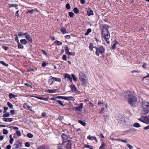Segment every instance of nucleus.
<instances>
[{"label": "nucleus", "mask_w": 149, "mask_h": 149, "mask_svg": "<svg viewBox=\"0 0 149 149\" xmlns=\"http://www.w3.org/2000/svg\"><path fill=\"white\" fill-rule=\"evenodd\" d=\"M102 35L104 39L107 43L109 44V39L110 37V33L108 30L109 28V26L107 24H104L102 26Z\"/></svg>", "instance_id": "1"}, {"label": "nucleus", "mask_w": 149, "mask_h": 149, "mask_svg": "<svg viewBox=\"0 0 149 149\" xmlns=\"http://www.w3.org/2000/svg\"><path fill=\"white\" fill-rule=\"evenodd\" d=\"M142 106L143 109L141 111L143 115L147 114L149 112V103L146 102H143L142 104Z\"/></svg>", "instance_id": "2"}, {"label": "nucleus", "mask_w": 149, "mask_h": 149, "mask_svg": "<svg viewBox=\"0 0 149 149\" xmlns=\"http://www.w3.org/2000/svg\"><path fill=\"white\" fill-rule=\"evenodd\" d=\"M128 103L132 107H135L137 103V99L134 96H132L129 98L128 100Z\"/></svg>", "instance_id": "3"}, {"label": "nucleus", "mask_w": 149, "mask_h": 149, "mask_svg": "<svg viewBox=\"0 0 149 149\" xmlns=\"http://www.w3.org/2000/svg\"><path fill=\"white\" fill-rule=\"evenodd\" d=\"M95 48L96 49L95 54L97 56H99L100 54H102L105 53V49L102 46L98 47L95 46Z\"/></svg>", "instance_id": "4"}, {"label": "nucleus", "mask_w": 149, "mask_h": 149, "mask_svg": "<svg viewBox=\"0 0 149 149\" xmlns=\"http://www.w3.org/2000/svg\"><path fill=\"white\" fill-rule=\"evenodd\" d=\"M22 147V143L19 141H17L13 146L12 149H19Z\"/></svg>", "instance_id": "5"}, {"label": "nucleus", "mask_w": 149, "mask_h": 149, "mask_svg": "<svg viewBox=\"0 0 149 149\" xmlns=\"http://www.w3.org/2000/svg\"><path fill=\"white\" fill-rule=\"evenodd\" d=\"M139 120L140 121L143 122L145 123H148L149 120L148 116H142L140 118H139Z\"/></svg>", "instance_id": "6"}, {"label": "nucleus", "mask_w": 149, "mask_h": 149, "mask_svg": "<svg viewBox=\"0 0 149 149\" xmlns=\"http://www.w3.org/2000/svg\"><path fill=\"white\" fill-rule=\"evenodd\" d=\"M79 79L80 81L84 83L87 81V78L86 76L84 74H83V73L81 74H81H79Z\"/></svg>", "instance_id": "7"}, {"label": "nucleus", "mask_w": 149, "mask_h": 149, "mask_svg": "<svg viewBox=\"0 0 149 149\" xmlns=\"http://www.w3.org/2000/svg\"><path fill=\"white\" fill-rule=\"evenodd\" d=\"M123 96L125 99L127 98H129V97L132 96L131 93L130 91H126L124 92Z\"/></svg>", "instance_id": "8"}, {"label": "nucleus", "mask_w": 149, "mask_h": 149, "mask_svg": "<svg viewBox=\"0 0 149 149\" xmlns=\"http://www.w3.org/2000/svg\"><path fill=\"white\" fill-rule=\"evenodd\" d=\"M61 137L63 139V143L61 144L65 143L67 142V139L68 138V136L64 133H63L61 135Z\"/></svg>", "instance_id": "9"}, {"label": "nucleus", "mask_w": 149, "mask_h": 149, "mask_svg": "<svg viewBox=\"0 0 149 149\" xmlns=\"http://www.w3.org/2000/svg\"><path fill=\"white\" fill-rule=\"evenodd\" d=\"M83 104L82 103H81L79 104V106L76 107H75V110L77 111H81V109L83 108Z\"/></svg>", "instance_id": "10"}, {"label": "nucleus", "mask_w": 149, "mask_h": 149, "mask_svg": "<svg viewBox=\"0 0 149 149\" xmlns=\"http://www.w3.org/2000/svg\"><path fill=\"white\" fill-rule=\"evenodd\" d=\"M68 143L66 145V148L67 149H71L72 148V143H71V140H68Z\"/></svg>", "instance_id": "11"}, {"label": "nucleus", "mask_w": 149, "mask_h": 149, "mask_svg": "<svg viewBox=\"0 0 149 149\" xmlns=\"http://www.w3.org/2000/svg\"><path fill=\"white\" fill-rule=\"evenodd\" d=\"M64 78L66 79L67 78L68 80H69L71 82L72 81V77L70 75L67 73L65 74H64Z\"/></svg>", "instance_id": "12"}, {"label": "nucleus", "mask_w": 149, "mask_h": 149, "mask_svg": "<svg viewBox=\"0 0 149 149\" xmlns=\"http://www.w3.org/2000/svg\"><path fill=\"white\" fill-rule=\"evenodd\" d=\"M50 78H52L54 81L57 82H61V79L60 78H57V77H53L52 76H50Z\"/></svg>", "instance_id": "13"}, {"label": "nucleus", "mask_w": 149, "mask_h": 149, "mask_svg": "<svg viewBox=\"0 0 149 149\" xmlns=\"http://www.w3.org/2000/svg\"><path fill=\"white\" fill-rule=\"evenodd\" d=\"M107 145L104 142L102 143L101 145L100 146L99 149H105Z\"/></svg>", "instance_id": "14"}, {"label": "nucleus", "mask_w": 149, "mask_h": 149, "mask_svg": "<svg viewBox=\"0 0 149 149\" xmlns=\"http://www.w3.org/2000/svg\"><path fill=\"white\" fill-rule=\"evenodd\" d=\"M71 88L72 91L73 92H76L77 91V88H76L74 84H71L70 86Z\"/></svg>", "instance_id": "15"}, {"label": "nucleus", "mask_w": 149, "mask_h": 149, "mask_svg": "<svg viewBox=\"0 0 149 149\" xmlns=\"http://www.w3.org/2000/svg\"><path fill=\"white\" fill-rule=\"evenodd\" d=\"M93 11L90 8H89L87 11V14L88 16H90L93 15Z\"/></svg>", "instance_id": "16"}, {"label": "nucleus", "mask_w": 149, "mask_h": 149, "mask_svg": "<svg viewBox=\"0 0 149 149\" xmlns=\"http://www.w3.org/2000/svg\"><path fill=\"white\" fill-rule=\"evenodd\" d=\"M113 44L111 48L113 49H115L116 48V46L118 44V42L116 40L113 41Z\"/></svg>", "instance_id": "17"}, {"label": "nucleus", "mask_w": 149, "mask_h": 149, "mask_svg": "<svg viewBox=\"0 0 149 149\" xmlns=\"http://www.w3.org/2000/svg\"><path fill=\"white\" fill-rule=\"evenodd\" d=\"M65 100H72L74 101L75 99L74 97L72 96L65 97Z\"/></svg>", "instance_id": "18"}, {"label": "nucleus", "mask_w": 149, "mask_h": 149, "mask_svg": "<svg viewBox=\"0 0 149 149\" xmlns=\"http://www.w3.org/2000/svg\"><path fill=\"white\" fill-rule=\"evenodd\" d=\"M61 31L62 32L63 34H65L66 33H68L67 32L66 29L64 27H62L60 29Z\"/></svg>", "instance_id": "19"}, {"label": "nucleus", "mask_w": 149, "mask_h": 149, "mask_svg": "<svg viewBox=\"0 0 149 149\" xmlns=\"http://www.w3.org/2000/svg\"><path fill=\"white\" fill-rule=\"evenodd\" d=\"M25 38L27 39L30 42H32V38L29 34L28 35L26 36Z\"/></svg>", "instance_id": "20"}, {"label": "nucleus", "mask_w": 149, "mask_h": 149, "mask_svg": "<svg viewBox=\"0 0 149 149\" xmlns=\"http://www.w3.org/2000/svg\"><path fill=\"white\" fill-rule=\"evenodd\" d=\"M35 97L40 100H44L45 101H47L48 100V99L47 98H44L38 96H35Z\"/></svg>", "instance_id": "21"}, {"label": "nucleus", "mask_w": 149, "mask_h": 149, "mask_svg": "<svg viewBox=\"0 0 149 149\" xmlns=\"http://www.w3.org/2000/svg\"><path fill=\"white\" fill-rule=\"evenodd\" d=\"M95 46H93V43L92 42H91L90 43L89 45V48L90 50L91 51H93V48H95Z\"/></svg>", "instance_id": "22"}, {"label": "nucleus", "mask_w": 149, "mask_h": 149, "mask_svg": "<svg viewBox=\"0 0 149 149\" xmlns=\"http://www.w3.org/2000/svg\"><path fill=\"white\" fill-rule=\"evenodd\" d=\"M54 82V81L53 80V79L51 78H50V77H49V84L50 85H52L53 83Z\"/></svg>", "instance_id": "23"}, {"label": "nucleus", "mask_w": 149, "mask_h": 149, "mask_svg": "<svg viewBox=\"0 0 149 149\" xmlns=\"http://www.w3.org/2000/svg\"><path fill=\"white\" fill-rule=\"evenodd\" d=\"M17 95H15L12 93H10L9 94V97L10 99H11L12 98H15L16 97H17Z\"/></svg>", "instance_id": "24"}, {"label": "nucleus", "mask_w": 149, "mask_h": 149, "mask_svg": "<svg viewBox=\"0 0 149 149\" xmlns=\"http://www.w3.org/2000/svg\"><path fill=\"white\" fill-rule=\"evenodd\" d=\"M18 5L17 4H9V7H14L16 8V9L18 8L17 7Z\"/></svg>", "instance_id": "25"}, {"label": "nucleus", "mask_w": 149, "mask_h": 149, "mask_svg": "<svg viewBox=\"0 0 149 149\" xmlns=\"http://www.w3.org/2000/svg\"><path fill=\"white\" fill-rule=\"evenodd\" d=\"M20 41L21 44L24 45H26L27 43L25 39L21 40Z\"/></svg>", "instance_id": "26"}, {"label": "nucleus", "mask_w": 149, "mask_h": 149, "mask_svg": "<svg viewBox=\"0 0 149 149\" xmlns=\"http://www.w3.org/2000/svg\"><path fill=\"white\" fill-rule=\"evenodd\" d=\"M57 91L56 89L48 90L47 92L50 93H54Z\"/></svg>", "instance_id": "27"}, {"label": "nucleus", "mask_w": 149, "mask_h": 149, "mask_svg": "<svg viewBox=\"0 0 149 149\" xmlns=\"http://www.w3.org/2000/svg\"><path fill=\"white\" fill-rule=\"evenodd\" d=\"M64 48L65 49V50L66 52V54H69V52H69V48L68 47L67 45H65L64 47Z\"/></svg>", "instance_id": "28"}, {"label": "nucleus", "mask_w": 149, "mask_h": 149, "mask_svg": "<svg viewBox=\"0 0 149 149\" xmlns=\"http://www.w3.org/2000/svg\"><path fill=\"white\" fill-rule=\"evenodd\" d=\"M17 42L18 44V48L19 49H22L24 48L23 46L21 44L19 41H18Z\"/></svg>", "instance_id": "29"}, {"label": "nucleus", "mask_w": 149, "mask_h": 149, "mask_svg": "<svg viewBox=\"0 0 149 149\" xmlns=\"http://www.w3.org/2000/svg\"><path fill=\"white\" fill-rule=\"evenodd\" d=\"M35 11V10L32 9L31 10H28L26 13H30L31 14H32Z\"/></svg>", "instance_id": "30"}, {"label": "nucleus", "mask_w": 149, "mask_h": 149, "mask_svg": "<svg viewBox=\"0 0 149 149\" xmlns=\"http://www.w3.org/2000/svg\"><path fill=\"white\" fill-rule=\"evenodd\" d=\"M56 101L59 104V105L61 106L62 107H63L64 106V105L63 103V102L60 100H56Z\"/></svg>", "instance_id": "31"}, {"label": "nucleus", "mask_w": 149, "mask_h": 149, "mask_svg": "<svg viewBox=\"0 0 149 149\" xmlns=\"http://www.w3.org/2000/svg\"><path fill=\"white\" fill-rule=\"evenodd\" d=\"M7 104L8 106L11 109H12L13 108V106L12 104L10 103V102H7Z\"/></svg>", "instance_id": "32"}, {"label": "nucleus", "mask_w": 149, "mask_h": 149, "mask_svg": "<svg viewBox=\"0 0 149 149\" xmlns=\"http://www.w3.org/2000/svg\"><path fill=\"white\" fill-rule=\"evenodd\" d=\"M133 126L136 127H141L140 124L137 123H135L133 124Z\"/></svg>", "instance_id": "33"}, {"label": "nucleus", "mask_w": 149, "mask_h": 149, "mask_svg": "<svg viewBox=\"0 0 149 149\" xmlns=\"http://www.w3.org/2000/svg\"><path fill=\"white\" fill-rule=\"evenodd\" d=\"M78 122L79 123L81 124L83 126H85L86 125V123L85 122H84L82 120H78Z\"/></svg>", "instance_id": "34"}, {"label": "nucleus", "mask_w": 149, "mask_h": 149, "mask_svg": "<svg viewBox=\"0 0 149 149\" xmlns=\"http://www.w3.org/2000/svg\"><path fill=\"white\" fill-rule=\"evenodd\" d=\"M54 43L55 44H57L58 45H61L62 44V42L59 41L58 40H56V41L54 42Z\"/></svg>", "instance_id": "35"}, {"label": "nucleus", "mask_w": 149, "mask_h": 149, "mask_svg": "<svg viewBox=\"0 0 149 149\" xmlns=\"http://www.w3.org/2000/svg\"><path fill=\"white\" fill-rule=\"evenodd\" d=\"M88 138L90 140H95L96 139V137L95 136H91L89 135L88 137Z\"/></svg>", "instance_id": "36"}, {"label": "nucleus", "mask_w": 149, "mask_h": 149, "mask_svg": "<svg viewBox=\"0 0 149 149\" xmlns=\"http://www.w3.org/2000/svg\"><path fill=\"white\" fill-rule=\"evenodd\" d=\"M91 29H90V28L88 29V30H87V31L86 32V33L85 34V36L88 35V34L90 32H91Z\"/></svg>", "instance_id": "37"}, {"label": "nucleus", "mask_w": 149, "mask_h": 149, "mask_svg": "<svg viewBox=\"0 0 149 149\" xmlns=\"http://www.w3.org/2000/svg\"><path fill=\"white\" fill-rule=\"evenodd\" d=\"M73 11L76 14H78L79 12V10L76 7L74 8Z\"/></svg>", "instance_id": "38"}, {"label": "nucleus", "mask_w": 149, "mask_h": 149, "mask_svg": "<svg viewBox=\"0 0 149 149\" xmlns=\"http://www.w3.org/2000/svg\"><path fill=\"white\" fill-rule=\"evenodd\" d=\"M71 76L73 78V80L74 81H76L77 80V78L76 77L74 74H72Z\"/></svg>", "instance_id": "39"}, {"label": "nucleus", "mask_w": 149, "mask_h": 149, "mask_svg": "<svg viewBox=\"0 0 149 149\" xmlns=\"http://www.w3.org/2000/svg\"><path fill=\"white\" fill-rule=\"evenodd\" d=\"M0 63L2 64L3 65L6 66L8 67V64H6V63L3 61H0Z\"/></svg>", "instance_id": "40"}, {"label": "nucleus", "mask_w": 149, "mask_h": 149, "mask_svg": "<svg viewBox=\"0 0 149 149\" xmlns=\"http://www.w3.org/2000/svg\"><path fill=\"white\" fill-rule=\"evenodd\" d=\"M10 113L9 112H7L6 114H4L3 115V116L4 117H8L10 116Z\"/></svg>", "instance_id": "41"}, {"label": "nucleus", "mask_w": 149, "mask_h": 149, "mask_svg": "<svg viewBox=\"0 0 149 149\" xmlns=\"http://www.w3.org/2000/svg\"><path fill=\"white\" fill-rule=\"evenodd\" d=\"M85 148H89L90 149H93V147L92 146H89V145L86 144L84 145Z\"/></svg>", "instance_id": "42"}, {"label": "nucleus", "mask_w": 149, "mask_h": 149, "mask_svg": "<svg viewBox=\"0 0 149 149\" xmlns=\"http://www.w3.org/2000/svg\"><path fill=\"white\" fill-rule=\"evenodd\" d=\"M16 134L18 136H20L21 135V133L19 131L17 130L16 132Z\"/></svg>", "instance_id": "43"}, {"label": "nucleus", "mask_w": 149, "mask_h": 149, "mask_svg": "<svg viewBox=\"0 0 149 149\" xmlns=\"http://www.w3.org/2000/svg\"><path fill=\"white\" fill-rule=\"evenodd\" d=\"M27 136L29 138H31L33 137V135L31 133H29L27 134Z\"/></svg>", "instance_id": "44"}, {"label": "nucleus", "mask_w": 149, "mask_h": 149, "mask_svg": "<svg viewBox=\"0 0 149 149\" xmlns=\"http://www.w3.org/2000/svg\"><path fill=\"white\" fill-rule=\"evenodd\" d=\"M56 98H57L58 99H64L65 100V96H57L56 97Z\"/></svg>", "instance_id": "45"}, {"label": "nucleus", "mask_w": 149, "mask_h": 149, "mask_svg": "<svg viewBox=\"0 0 149 149\" xmlns=\"http://www.w3.org/2000/svg\"><path fill=\"white\" fill-rule=\"evenodd\" d=\"M74 13L72 12H70L69 13V15L71 17H73L74 15Z\"/></svg>", "instance_id": "46"}, {"label": "nucleus", "mask_w": 149, "mask_h": 149, "mask_svg": "<svg viewBox=\"0 0 149 149\" xmlns=\"http://www.w3.org/2000/svg\"><path fill=\"white\" fill-rule=\"evenodd\" d=\"M8 133V131L6 129H3V134H7Z\"/></svg>", "instance_id": "47"}, {"label": "nucleus", "mask_w": 149, "mask_h": 149, "mask_svg": "<svg viewBox=\"0 0 149 149\" xmlns=\"http://www.w3.org/2000/svg\"><path fill=\"white\" fill-rule=\"evenodd\" d=\"M66 8L67 9H70V4L69 3H67V4L66 5Z\"/></svg>", "instance_id": "48"}, {"label": "nucleus", "mask_w": 149, "mask_h": 149, "mask_svg": "<svg viewBox=\"0 0 149 149\" xmlns=\"http://www.w3.org/2000/svg\"><path fill=\"white\" fill-rule=\"evenodd\" d=\"M25 145L26 147H29L30 146V143L29 142H27L25 143Z\"/></svg>", "instance_id": "49"}, {"label": "nucleus", "mask_w": 149, "mask_h": 149, "mask_svg": "<svg viewBox=\"0 0 149 149\" xmlns=\"http://www.w3.org/2000/svg\"><path fill=\"white\" fill-rule=\"evenodd\" d=\"M62 59L63 60H65V61H66L67 60V56L66 55H64L62 57Z\"/></svg>", "instance_id": "50"}, {"label": "nucleus", "mask_w": 149, "mask_h": 149, "mask_svg": "<svg viewBox=\"0 0 149 149\" xmlns=\"http://www.w3.org/2000/svg\"><path fill=\"white\" fill-rule=\"evenodd\" d=\"M2 47V48L6 50H7L9 49V48L8 47H6V46H3Z\"/></svg>", "instance_id": "51"}, {"label": "nucleus", "mask_w": 149, "mask_h": 149, "mask_svg": "<svg viewBox=\"0 0 149 149\" xmlns=\"http://www.w3.org/2000/svg\"><path fill=\"white\" fill-rule=\"evenodd\" d=\"M60 121H62L63 119V117L61 116H59L58 118Z\"/></svg>", "instance_id": "52"}, {"label": "nucleus", "mask_w": 149, "mask_h": 149, "mask_svg": "<svg viewBox=\"0 0 149 149\" xmlns=\"http://www.w3.org/2000/svg\"><path fill=\"white\" fill-rule=\"evenodd\" d=\"M48 64V63H46L45 62H44L42 63V66L43 67H45L46 66V65Z\"/></svg>", "instance_id": "53"}, {"label": "nucleus", "mask_w": 149, "mask_h": 149, "mask_svg": "<svg viewBox=\"0 0 149 149\" xmlns=\"http://www.w3.org/2000/svg\"><path fill=\"white\" fill-rule=\"evenodd\" d=\"M37 149H45V148L43 146H40Z\"/></svg>", "instance_id": "54"}, {"label": "nucleus", "mask_w": 149, "mask_h": 149, "mask_svg": "<svg viewBox=\"0 0 149 149\" xmlns=\"http://www.w3.org/2000/svg\"><path fill=\"white\" fill-rule=\"evenodd\" d=\"M127 146L130 149H132L133 148V146H132L130 145V144H128L127 145Z\"/></svg>", "instance_id": "55"}, {"label": "nucleus", "mask_w": 149, "mask_h": 149, "mask_svg": "<svg viewBox=\"0 0 149 149\" xmlns=\"http://www.w3.org/2000/svg\"><path fill=\"white\" fill-rule=\"evenodd\" d=\"M98 136H99L100 137H101L102 139H104V138L103 135L102 134H99L98 135Z\"/></svg>", "instance_id": "56"}, {"label": "nucleus", "mask_w": 149, "mask_h": 149, "mask_svg": "<svg viewBox=\"0 0 149 149\" xmlns=\"http://www.w3.org/2000/svg\"><path fill=\"white\" fill-rule=\"evenodd\" d=\"M10 113L12 115H13L15 113V111L14 110H12L10 111Z\"/></svg>", "instance_id": "57"}, {"label": "nucleus", "mask_w": 149, "mask_h": 149, "mask_svg": "<svg viewBox=\"0 0 149 149\" xmlns=\"http://www.w3.org/2000/svg\"><path fill=\"white\" fill-rule=\"evenodd\" d=\"M18 36H23V33L22 32H19L18 33Z\"/></svg>", "instance_id": "58"}, {"label": "nucleus", "mask_w": 149, "mask_h": 149, "mask_svg": "<svg viewBox=\"0 0 149 149\" xmlns=\"http://www.w3.org/2000/svg\"><path fill=\"white\" fill-rule=\"evenodd\" d=\"M27 108H28V109L29 110L31 111H32V110L31 109V107H30V106H29V105H27Z\"/></svg>", "instance_id": "59"}, {"label": "nucleus", "mask_w": 149, "mask_h": 149, "mask_svg": "<svg viewBox=\"0 0 149 149\" xmlns=\"http://www.w3.org/2000/svg\"><path fill=\"white\" fill-rule=\"evenodd\" d=\"M27 104L26 103H25L24 104H23V107L24 108V109H27Z\"/></svg>", "instance_id": "60"}, {"label": "nucleus", "mask_w": 149, "mask_h": 149, "mask_svg": "<svg viewBox=\"0 0 149 149\" xmlns=\"http://www.w3.org/2000/svg\"><path fill=\"white\" fill-rule=\"evenodd\" d=\"M89 104L90 105V106L91 107H92L93 108L94 107V105H93V104L91 102H89Z\"/></svg>", "instance_id": "61"}, {"label": "nucleus", "mask_w": 149, "mask_h": 149, "mask_svg": "<svg viewBox=\"0 0 149 149\" xmlns=\"http://www.w3.org/2000/svg\"><path fill=\"white\" fill-rule=\"evenodd\" d=\"M41 51L46 56H47V55L45 50H44L43 49H42Z\"/></svg>", "instance_id": "62"}, {"label": "nucleus", "mask_w": 149, "mask_h": 149, "mask_svg": "<svg viewBox=\"0 0 149 149\" xmlns=\"http://www.w3.org/2000/svg\"><path fill=\"white\" fill-rule=\"evenodd\" d=\"M7 119V121L8 122H11L13 120V119L12 118H8Z\"/></svg>", "instance_id": "63"}, {"label": "nucleus", "mask_w": 149, "mask_h": 149, "mask_svg": "<svg viewBox=\"0 0 149 149\" xmlns=\"http://www.w3.org/2000/svg\"><path fill=\"white\" fill-rule=\"evenodd\" d=\"M11 148V146L10 145H8L6 147V149H10Z\"/></svg>", "instance_id": "64"}]
</instances>
